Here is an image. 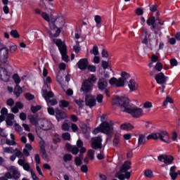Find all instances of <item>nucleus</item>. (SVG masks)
<instances>
[{
	"label": "nucleus",
	"mask_w": 180,
	"mask_h": 180,
	"mask_svg": "<svg viewBox=\"0 0 180 180\" xmlns=\"http://www.w3.org/2000/svg\"><path fill=\"white\" fill-rule=\"evenodd\" d=\"M114 105H117L122 112H126L131 115L132 117H141L144 115L142 108H135L134 105L130 103V100L127 97H117L114 100Z\"/></svg>",
	"instance_id": "1"
},
{
	"label": "nucleus",
	"mask_w": 180,
	"mask_h": 180,
	"mask_svg": "<svg viewBox=\"0 0 180 180\" xmlns=\"http://www.w3.org/2000/svg\"><path fill=\"white\" fill-rule=\"evenodd\" d=\"M131 168V162L125 161L120 167V172L115 174V178L120 180L129 179L131 176V172H127Z\"/></svg>",
	"instance_id": "2"
},
{
	"label": "nucleus",
	"mask_w": 180,
	"mask_h": 180,
	"mask_svg": "<svg viewBox=\"0 0 180 180\" xmlns=\"http://www.w3.org/2000/svg\"><path fill=\"white\" fill-rule=\"evenodd\" d=\"M42 92V96L44 98L49 106H56L58 103L56 98L49 100L50 98H54V94L53 91H49V86L47 84L44 85Z\"/></svg>",
	"instance_id": "3"
},
{
	"label": "nucleus",
	"mask_w": 180,
	"mask_h": 180,
	"mask_svg": "<svg viewBox=\"0 0 180 180\" xmlns=\"http://www.w3.org/2000/svg\"><path fill=\"white\" fill-rule=\"evenodd\" d=\"M113 124H115V122L110 120L103 122L100 124L101 132L107 136H113V133L115 132Z\"/></svg>",
	"instance_id": "4"
},
{
	"label": "nucleus",
	"mask_w": 180,
	"mask_h": 180,
	"mask_svg": "<svg viewBox=\"0 0 180 180\" xmlns=\"http://www.w3.org/2000/svg\"><path fill=\"white\" fill-rule=\"evenodd\" d=\"M7 172L4 174V176L7 179H19L20 178V172L19 169L15 166H11L7 168Z\"/></svg>",
	"instance_id": "5"
},
{
	"label": "nucleus",
	"mask_w": 180,
	"mask_h": 180,
	"mask_svg": "<svg viewBox=\"0 0 180 180\" xmlns=\"http://www.w3.org/2000/svg\"><path fill=\"white\" fill-rule=\"evenodd\" d=\"M146 23L148 26H152L153 29H154V33L155 34H158L159 37H161L162 33L160 32L161 30V27H157V24H155V17L151 16L150 17L147 21Z\"/></svg>",
	"instance_id": "6"
},
{
	"label": "nucleus",
	"mask_w": 180,
	"mask_h": 180,
	"mask_svg": "<svg viewBox=\"0 0 180 180\" xmlns=\"http://www.w3.org/2000/svg\"><path fill=\"white\" fill-rule=\"evenodd\" d=\"M51 25L58 26V27H64L65 18L62 14H59L55 18H51Z\"/></svg>",
	"instance_id": "7"
},
{
	"label": "nucleus",
	"mask_w": 180,
	"mask_h": 180,
	"mask_svg": "<svg viewBox=\"0 0 180 180\" xmlns=\"http://www.w3.org/2000/svg\"><path fill=\"white\" fill-rule=\"evenodd\" d=\"M28 119L32 126L35 127V130L37 134L40 136L41 134V130H40V127H39L40 122H39V117L37 115H30Z\"/></svg>",
	"instance_id": "8"
},
{
	"label": "nucleus",
	"mask_w": 180,
	"mask_h": 180,
	"mask_svg": "<svg viewBox=\"0 0 180 180\" xmlns=\"http://www.w3.org/2000/svg\"><path fill=\"white\" fill-rule=\"evenodd\" d=\"M39 124V129L44 130V131L51 130L54 127V124L47 120H41Z\"/></svg>",
	"instance_id": "9"
},
{
	"label": "nucleus",
	"mask_w": 180,
	"mask_h": 180,
	"mask_svg": "<svg viewBox=\"0 0 180 180\" xmlns=\"http://www.w3.org/2000/svg\"><path fill=\"white\" fill-rule=\"evenodd\" d=\"M91 147L94 150L102 149V136H96L91 138Z\"/></svg>",
	"instance_id": "10"
},
{
	"label": "nucleus",
	"mask_w": 180,
	"mask_h": 180,
	"mask_svg": "<svg viewBox=\"0 0 180 180\" xmlns=\"http://www.w3.org/2000/svg\"><path fill=\"white\" fill-rule=\"evenodd\" d=\"M97 87L99 91H105V94L108 93V79L101 77L97 82ZM107 96H109V94H107Z\"/></svg>",
	"instance_id": "11"
},
{
	"label": "nucleus",
	"mask_w": 180,
	"mask_h": 180,
	"mask_svg": "<svg viewBox=\"0 0 180 180\" xmlns=\"http://www.w3.org/2000/svg\"><path fill=\"white\" fill-rule=\"evenodd\" d=\"M8 57H9V49L6 48L0 49V62L2 64L8 63Z\"/></svg>",
	"instance_id": "12"
},
{
	"label": "nucleus",
	"mask_w": 180,
	"mask_h": 180,
	"mask_svg": "<svg viewBox=\"0 0 180 180\" xmlns=\"http://www.w3.org/2000/svg\"><path fill=\"white\" fill-rule=\"evenodd\" d=\"M158 159L161 162L166 164V165H169L174 162V158L171 155H160L158 157Z\"/></svg>",
	"instance_id": "13"
},
{
	"label": "nucleus",
	"mask_w": 180,
	"mask_h": 180,
	"mask_svg": "<svg viewBox=\"0 0 180 180\" xmlns=\"http://www.w3.org/2000/svg\"><path fill=\"white\" fill-rule=\"evenodd\" d=\"M155 79L158 85L161 84H167V81H168V77L165 76L164 73L160 72L155 76Z\"/></svg>",
	"instance_id": "14"
},
{
	"label": "nucleus",
	"mask_w": 180,
	"mask_h": 180,
	"mask_svg": "<svg viewBox=\"0 0 180 180\" xmlns=\"http://www.w3.org/2000/svg\"><path fill=\"white\" fill-rule=\"evenodd\" d=\"M109 84L110 85L116 86V88H120L122 86H124L123 80H122V79L120 78L117 79L116 77H112L109 80Z\"/></svg>",
	"instance_id": "15"
},
{
	"label": "nucleus",
	"mask_w": 180,
	"mask_h": 180,
	"mask_svg": "<svg viewBox=\"0 0 180 180\" xmlns=\"http://www.w3.org/2000/svg\"><path fill=\"white\" fill-rule=\"evenodd\" d=\"M77 146L78 147V148H79V155L78 157V158H80V160H84V153H86V148H85V147H84V143L82 142V141H81V139H78L77 141Z\"/></svg>",
	"instance_id": "16"
},
{
	"label": "nucleus",
	"mask_w": 180,
	"mask_h": 180,
	"mask_svg": "<svg viewBox=\"0 0 180 180\" xmlns=\"http://www.w3.org/2000/svg\"><path fill=\"white\" fill-rule=\"evenodd\" d=\"M93 86V84H91L89 82L85 80L82 85L80 91L84 92V94H88V92H91V91H92Z\"/></svg>",
	"instance_id": "17"
},
{
	"label": "nucleus",
	"mask_w": 180,
	"mask_h": 180,
	"mask_svg": "<svg viewBox=\"0 0 180 180\" xmlns=\"http://www.w3.org/2000/svg\"><path fill=\"white\" fill-rule=\"evenodd\" d=\"M158 137L161 141L164 143H169V135L165 131H160L158 132Z\"/></svg>",
	"instance_id": "18"
},
{
	"label": "nucleus",
	"mask_w": 180,
	"mask_h": 180,
	"mask_svg": "<svg viewBox=\"0 0 180 180\" xmlns=\"http://www.w3.org/2000/svg\"><path fill=\"white\" fill-rule=\"evenodd\" d=\"M86 105L89 106V108L96 106V99L95 98V96L92 95L86 96Z\"/></svg>",
	"instance_id": "19"
},
{
	"label": "nucleus",
	"mask_w": 180,
	"mask_h": 180,
	"mask_svg": "<svg viewBox=\"0 0 180 180\" xmlns=\"http://www.w3.org/2000/svg\"><path fill=\"white\" fill-rule=\"evenodd\" d=\"M11 76L8 74V70L4 68H0V79L4 82H8Z\"/></svg>",
	"instance_id": "20"
},
{
	"label": "nucleus",
	"mask_w": 180,
	"mask_h": 180,
	"mask_svg": "<svg viewBox=\"0 0 180 180\" xmlns=\"http://www.w3.org/2000/svg\"><path fill=\"white\" fill-rule=\"evenodd\" d=\"M56 119L58 122H60V120H63V119H67V114H65V112L61 111V110L56 108Z\"/></svg>",
	"instance_id": "21"
},
{
	"label": "nucleus",
	"mask_w": 180,
	"mask_h": 180,
	"mask_svg": "<svg viewBox=\"0 0 180 180\" xmlns=\"http://www.w3.org/2000/svg\"><path fill=\"white\" fill-rule=\"evenodd\" d=\"M128 86L131 92L137 91V89H139V84H137V83L136 82V80H134V79H131L128 82Z\"/></svg>",
	"instance_id": "22"
},
{
	"label": "nucleus",
	"mask_w": 180,
	"mask_h": 180,
	"mask_svg": "<svg viewBox=\"0 0 180 180\" xmlns=\"http://www.w3.org/2000/svg\"><path fill=\"white\" fill-rule=\"evenodd\" d=\"M18 164H19L21 167H23V169L25 171L32 170V169H30V165H29V163L27 162V161L25 159L18 160Z\"/></svg>",
	"instance_id": "23"
},
{
	"label": "nucleus",
	"mask_w": 180,
	"mask_h": 180,
	"mask_svg": "<svg viewBox=\"0 0 180 180\" xmlns=\"http://www.w3.org/2000/svg\"><path fill=\"white\" fill-rule=\"evenodd\" d=\"M88 59L83 58L79 60L77 63V65L80 70H86V67H88Z\"/></svg>",
	"instance_id": "24"
},
{
	"label": "nucleus",
	"mask_w": 180,
	"mask_h": 180,
	"mask_svg": "<svg viewBox=\"0 0 180 180\" xmlns=\"http://www.w3.org/2000/svg\"><path fill=\"white\" fill-rule=\"evenodd\" d=\"M24 105L20 101H18L15 103V106L11 108V112L13 113H19V109H23Z\"/></svg>",
	"instance_id": "25"
},
{
	"label": "nucleus",
	"mask_w": 180,
	"mask_h": 180,
	"mask_svg": "<svg viewBox=\"0 0 180 180\" xmlns=\"http://www.w3.org/2000/svg\"><path fill=\"white\" fill-rule=\"evenodd\" d=\"M39 144L42 158H44V160H49V156H47V153L46 152V146H44V142L41 141Z\"/></svg>",
	"instance_id": "26"
},
{
	"label": "nucleus",
	"mask_w": 180,
	"mask_h": 180,
	"mask_svg": "<svg viewBox=\"0 0 180 180\" xmlns=\"http://www.w3.org/2000/svg\"><path fill=\"white\" fill-rule=\"evenodd\" d=\"M176 171V166H172L170 167L169 176L173 180H175L176 178H178V173Z\"/></svg>",
	"instance_id": "27"
},
{
	"label": "nucleus",
	"mask_w": 180,
	"mask_h": 180,
	"mask_svg": "<svg viewBox=\"0 0 180 180\" xmlns=\"http://www.w3.org/2000/svg\"><path fill=\"white\" fill-rule=\"evenodd\" d=\"M54 43L58 47L59 51H61V50H64V49H67V46H65V44L63 43V41H61V39H55Z\"/></svg>",
	"instance_id": "28"
},
{
	"label": "nucleus",
	"mask_w": 180,
	"mask_h": 180,
	"mask_svg": "<svg viewBox=\"0 0 180 180\" xmlns=\"http://www.w3.org/2000/svg\"><path fill=\"white\" fill-rule=\"evenodd\" d=\"M71 127V122L68 120H65L61 125V129L63 131H68Z\"/></svg>",
	"instance_id": "29"
},
{
	"label": "nucleus",
	"mask_w": 180,
	"mask_h": 180,
	"mask_svg": "<svg viewBox=\"0 0 180 180\" xmlns=\"http://www.w3.org/2000/svg\"><path fill=\"white\" fill-rule=\"evenodd\" d=\"M13 93L17 96V98H19L21 94H23V89L20 86H19V84H16Z\"/></svg>",
	"instance_id": "30"
},
{
	"label": "nucleus",
	"mask_w": 180,
	"mask_h": 180,
	"mask_svg": "<svg viewBox=\"0 0 180 180\" xmlns=\"http://www.w3.org/2000/svg\"><path fill=\"white\" fill-rule=\"evenodd\" d=\"M120 129L121 130H133V129H134V127L130 123H124L121 124Z\"/></svg>",
	"instance_id": "31"
},
{
	"label": "nucleus",
	"mask_w": 180,
	"mask_h": 180,
	"mask_svg": "<svg viewBox=\"0 0 180 180\" xmlns=\"http://www.w3.org/2000/svg\"><path fill=\"white\" fill-rule=\"evenodd\" d=\"M129 78H130V74L126 72H122L121 77H120V79H122V81H123L124 86L125 82L127 81V79H129Z\"/></svg>",
	"instance_id": "32"
},
{
	"label": "nucleus",
	"mask_w": 180,
	"mask_h": 180,
	"mask_svg": "<svg viewBox=\"0 0 180 180\" xmlns=\"http://www.w3.org/2000/svg\"><path fill=\"white\" fill-rule=\"evenodd\" d=\"M60 53L62 56V59L63 61H65V63L68 62V56L67 55V48H64L61 51H60Z\"/></svg>",
	"instance_id": "33"
},
{
	"label": "nucleus",
	"mask_w": 180,
	"mask_h": 180,
	"mask_svg": "<svg viewBox=\"0 0 180 180\" xmlns=\"http://www.w3.org/2000/svg\"><path fill=\"white\" fill-rule=\"evenodd\" d=\"M70 151H71L72 153V154H74L75 155H77V154H78V153H79V148H78V146H69L68 147Z\"/></svg>",
	"instance_id": "34"
},
{
	"label": "nucleus",
	"mask_w": 180,
	"mask_h": 180,
	"mask_svg": "<svg viewBox=\"0 0 180 180\" xmlns=\"http://www.w3.org/2000/svg\"><path fill=\"white\" fill-rule=\"evenodd\" d=\"M41 16L43 19H44V20L49 22V26H51V19L50 20V16L49 15V14H47V13L43 12L41 13Z\"/></svg>",
	"instance_id": "35"
},
{
	"label": "nucleus",
	"mask_w": 180,
	"mask_h": 180,
	"mask_svg": "<svg viewBox=\"0 0 180 180\" xmlns=\"http://www.w3.org/2000/svg\"><path fill=\"white\" fill-rule=\"evenodd\" d=\"M98 78H96V76L91 75L88 79L85 80V81H88L89 84H91L92 85V84H95V82H96Z\"/></svg>",
	"instance_id": "36"
},
{
	"label": "nucleus",
	"mask_w": 180,
	"mask_h": 180,
	"mask_svg": "<svg viewBox=\"0 0 180 180\" xmlns=\"http://www.w3.org/2000/svg\"><path fill=\"white\" fill-rule=\"evenodd\" d=\"M53 142L54 144H57L58 143L61 142V137H60V135H58V134H53Z\"/></svg>",
	"instance_id": "37"
},
{
	"label": "nucleus",
	"mask_w": 180,
	"mask_h": 180,
	"mask_svg": "<svg viewBox=\"0 0 180 180\" xmlns=\"http://www.w3.org/2000/svg\"><path fill=\"white\" fill-rule=\"evenodd\" d=\"M69 105H70V103L65 100H61L59 102L60 108H68Z\"/></svg>",
	"instance_id": "38"
},
{
	"label": "nucleus",
	"mask_w": 180,
	"mask_h": 180,
	"mask_svg": "<svg viewBox=\"0 0 180 180\" xmlns=\"http://www.w3.org/2000/svg\"><path fill=\"white\" fill-rule=\"evenodd\" d=\"M120 143V136H119L118 135H115L112 141V144L114 147H117V146H118Z\"/></svg>",
	"instance_id": "39"
},
{
	"label": "nucleus",
	"mask_w": 180,
	"mask_h": 180,
	"mask_svg": "<svg viewBox=\"0 0 180 180\" xmlns=\"http://www.w3.org/2000/svg\"><path fill=\"white\" fill-rule=\"evenodd\" d=\"M151 139L153 140H158V133H153L147 136V140H151Z\"/></svg>",
	"instance_id": "40"
},
{
	"label": "nucleus",
	"mask_w": 180,
	"mask_h": 180,
	"mask_svg": "<svg viewBox=\"0 0 180 180\" xmlns=\"http://www.w3.org/2000/svg\"><path fill=\"white\" fill-rule=\"evenodd\" d=\"M91 54H94V56H98L99 55V51L98 49V46L95 45L92 50L90 51Z\"/></svg>",
	"instance_id": "41"
},
{
	"label": "nucleus",
	"mask_w": 180,
	"mask_h": 180,
	"mask_svg": "<svg viewBox=\"0 0 180 180\" xmlns=\"http://www.w3.org/2000/svg\"><path fill=\"white\" fill-rule=\"evenodd\" d=\"M72 160V155L70 154H65L63 156V161L64 162H68V161Z\"/></svg>",
	"instance_id": "42"
},
{
	"label": "nucleus",
	"mask_w": 180,
	"mask_h": 180,
	"mask_svg": "<svg viewBox=\"0 0 180 180\" xmlns=\"http://www.w3.org/2000/svg\"><path fill=\"white\" fill-rule=\"evenodd\" d=\"M75 103L79 106V108H84V105H85V103L84 102V100L79 98L77 100H75Z\"/></svg>",
	"instance_id": "43"
},
{
	"label": "nucleus",
	"mask_w": 180,
	"mask_h": 180,
	"mask_svg": "<svg viewBox=\"0 0 180 180\" xmlns=\"http://www.w3.org/2000/svg\"><path fill=\"white\" fill-rule=\"evenodd\" d=\"M81 129H82L83 133H85V134H86V133H89V131H91V128L86 124H83L81 127Z\"/></svg>",
	"instance_id": "44"
},
{
	"label": "nucleus",
	"mask_w": 180,
	"mask_h": 180,
	"mask_svg": "<svg viewBox=\"0 0 180 180\" xmlns=\"http://www.w3.org/2000/svg\"><path fill=\"white\" fill-rule=\"evenodd\" d=\"M73 51L75 53H78L79 51H81V46H79V41H76V45L73 46Z\"/></svg>",
	"instance_id": "45"
},
{
	"label": "nucleus",
	"mask_w": 180,
	"mask_h": 180,
	"mask_svg": "<svg viewBox=\"0 0 180 180\" xmlns=\"http://www.w3.org/2000/svg\"><path fill=\"white\" fill-rule=\"evenodd\" d=\"M13 79L14 80L16 85H19V84H20V77H19V75H18V74L13 75Z\"/></svg>",
	"instance_id": "46"
},
{
	"label": "nucleus",
	"mask_w": 180,
	"mask_h": 180,
	"mask_svg": "<svg viewBox=\"0 0 180 180\" xmlns=\"http://www.w3.org/2000/svg\"><path fill=\"white\" fill-rule=\"evenodd\" d=\"M144 175L146 178H153V171L146 169L144 172Z\"/></svg>",
	"instance_id": "47"
},
{
	"label": "nucleus",
	"mask_w": 180,
	"mask_h": 180,
	"mask_svg": "<svg viewBox=\"0 0 180 180\" xmlns=\"http://www.w3.org/2000/svg\"><path fill=\"white\" fill-rule=\"evenodd\" d=\"M162 63H161V62H158L155 65V70L160 72V71L162 70Z\"/></svg>",
	"instance_id": "48"
},
{
	"label": "nucleus",
	"mask_w": 180,
	"mask_h": 180,
	"mask_svg": "<svg viewBox=\"0 0 180 180\" xmlns=\"http://www.w3.org/2000/svg\"><path fill=\"white\" fill-rule=\"evenodd\" d=\"M62 138L63 139V140H71V134H70V133L68 132H65L62 134Z\"/></svg>",
	"instance_id": "49"
},
{
	"label": "nucleus",
	"mask_w": 180,
	"mask_h": 180,
	"mask_svg": "<svg viewBox=\"0 0 180 180\" xmlns=\"http://www.w3.org/2000/svg\"><path fill=\"white\" fill-rule=\"evenodd\" d=\"M88 156L91 160H94L95 158V150L90 149L88 150Z\"/></svg>",
	"instance_id": "50"
},
{
	"label": "nucleus",
	"mask_w": 180,
	"mask_h": 180,
	"mask_svg": "<svg viewBox=\"0 0 180 180\" xmlns=\"http://www.w3.org/2000/svg\"><path fill=\"white\" fill-rule=\"evenodd\" d=\"M75 162L77 167H81V165H82V159L76 157L75 159Z\"/></svg>",
	"instance_id": "51"
},
{
	"label": "nucleus",
	"mask_w": 180,
	"mask_h": 180,
	"mask_svg": "<svg viewBox=\"0 0 180 180\" xmlns=\"http://www.w3.org/2000/svg\"><path fill=\"white\" fill-rule=\"evenodd\" d=\"M94 20L96 25H101V23H102V18L101 17V15H95Z\"/></svg>",
	"instance_id": "52"
},
{
	"label": "nucleus",
	"mask_w": 180,
	"mask_h": 180,
	"mask_svg": "<svg viewBox=\"0 0 180 180\" xmlns=\"http://www.w3.org/2000/svg\"><path fill=\"white\" fill-rule=\"evenodd\" d=\"M6 105L8 106H10V108H12V106H14L15 105V101L13 100V98H8L7 101H6Z\"/></svg>",
	"instance_id": "53"
},
{
	"label": "nucleus",
	"mask_w": 180,
	"mask_h": 180,
	"mask_svg": "<svg viewBox=\"0 0 180 180\" xmlns=\"http://www.w3.org/2000/svg\"><path fill=\"white\" fill-rule=\"evenodd\" d=\"M40 109H41V106L40 105L31 107V111L32 112V113H36V112H38V110H40Z\"/></svg>",
	"instance_id": "54"
},
{
	"label": "nucleus",
	"mask_w": 180,
	"mask_h": 180,
	"mask_svg": "<svg viewBox=\"0 0 180 180\" xmlns=\"http://www.w3.org/2000/svg\"><path fill=\"white\" fill-rule=\"evenodd\" d=\"M139 145L146 144V141L144 139V135H143V134L139 135Z\"/></svg>",
	"instance_id": "55"
},
{
	"label": "nucleus",
	"mask_w": 180,
	"mask_h": 180,
	"mask_svg": "<svg viewBox=\"0 0 180 180\" xmlns=\"http://www.w3.org/2000/svg\"><path fill=\"white\" fill-rule=\"evenodd\" d=\"M70 127L73 133H77V131H78V126L77 125V124H74L71 122Z\"/></svg>",
	"instance_id": "56"
},
{
	"label": "nucleus",
	"mask_w": 180,
	"mask_h": 180,
	"mask_svg": "<svg viewBox=\"0 0 180 180\" xmlns=\"http://www.w3.org/2000/svg\"><path fill=\"white\" fill-rule=\"evenodd\" d=\"M10 34L11 36H12V37H14L15 39H18V37H19V33L17 30H12L10 32Z\"/></svg>",
	"instance_id": "57"
},
{
	"label": "nucleus",
	"mask_w": 180,
	"mask_h": 180,
	"mask_svg": "<svg viewBox=\"0 0 180 180\" xmlns=\"http://www.w3.org/2000/svg\"><path fill=\"white\" fill-rule=\"evenodd\" d=\"M14 129H15V131H17L18 133H20V131H22V130H23L22 127L16 123L14 124Z\"/></svg>",
	"instance_id": "58"
},
{
	"label": "nucleus",
	"mask_w": 180,
	"mask_h": 180,
	"mask_svg": "<svg viewBox=\"0 0 180 180\" xmlns=\"http://www.w3.org/2000/svg\"><path fill=\"white\" fill-rule=\"evenodd\" d=\"M56 79L59 84H63V81H64V76L61 74H58L56 77Z\"/></svg>",
	"instance_id": "59"
},
{
	"label": "nucleus",
	"mask_w": 180,
	"mask_h": 180,
	"mask_svg": "<svg viewBox=\"0 0 180 180\" xmlns=\"http://www.w3.org/2000/svg\"><path fill=\"white\" fill-rule=\"evenodd\" d=\"M25 98L28 101H33V99H34V95H33V94H32L30 93H27L25 94Z\"/></svg>",
	"instance_id": "60"
},
{
	"label": "nucleus",
	"mask_w": 180,
	"mask_h": 180,
	"mask_svg": "<svg viewBox=\"0 0 180 180\" xmlns=\"http://www.w3.org/2000/svg\"><path fill=\"white\" fill-rule=\"evenodd\" d=\"M4 153H7L8 154H13V148H12L11 147L9 148H4Z\"/></svg>",
	"instance_id": "61"
},
{
	"label": "nucleus",
	"mask_w": 180,
	"mask_h": 180,
	"mask_svg": "<svg viewBox=\"0 0 180 180\" xmlns=\"http://www.w3.org/2000/svg\"><path fill=\"white\" fill-rule=\"evenodd\" d=\"M143 108H145V109H150V108H153V103L150 101H147L143 103Z\"/></svg>",
	"instance_id": "62"
},
{
	"label": "nucleus",
	"mask_w": 180,
	"mask_h": 180,
	"mask_svg": "<svg viewBox=\"0 0 180 180\" xmlns=\"http://www.w3.org/2000/svg\"><path fill=\"white\" fill-rule=\"evenodd\" d=\"M136 15H138V16H141L142 15H143L144 11H143L142 8H139L136 10Z\"/></svg>",
	"instance_id": "63"
},
{
	"label": "nucleus",
	"mask_w": 180,
	"mask_h": 180,
	"mask_svg": "<svg viewBox=\"0 0 180 180\" xmlns=\"http://www.w3.org/2000/svg\"><path fill=\"white\" fill-rule=\"evenodd\" d=\"M170 64L172 67H176V65H178V61L176 60V59L172 58L170 60Z\"/></svg>",
	"instance_id": "64"
}]
</instances>
